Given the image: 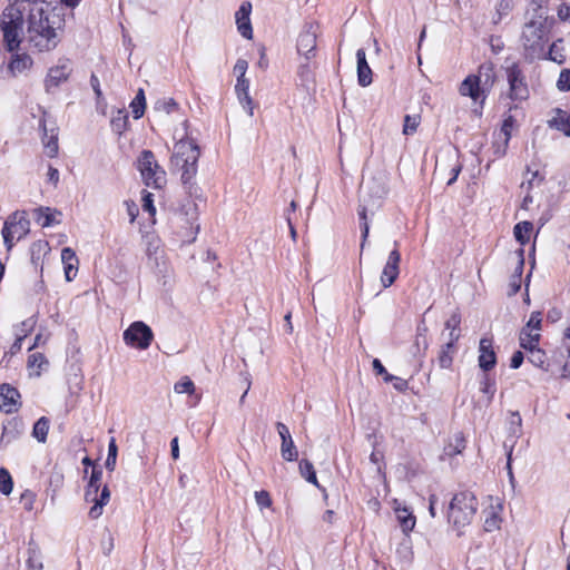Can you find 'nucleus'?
I'll return each instance as SVG.
<instances>
[{"label":"nucleus","mask_w":570,"mask_h":570,"mask_svg":"<svg viewBox=\"0 0 570 570\" xmlns=\"http://www.w3.org/2000/svg\"><path fill=\"white\" fill-rule=\"evenodd\" d=\"M393 387L399 391V392H404L407 390V381L406 380H403L401 377H397V376H394V380H393Z\"/></svg>","instance_id":"338daca9"},{"label":"nucleus","mask_w":570,"mask_h":570,"mask_svg":"<svg viewBox=\"0 0 570 570\" xmlns=\"http://www.w3.org/2000/svg\"><path fill=\"white\" fill-rule=\"evenodd\" d=\"M154 108L157 111H163V112L169 115V114L174 112L175 110H177L178 105L173 98H164V99L157 100L155 102Z\"/></svg>","instance_id":"c03bdc74"},{"label":"nucleus","mask_w":570,"mask_h":570,"mask_svg":"<svg viewBox=\"0 0 570 570\" xmlns=\"http://www.w3.org/2000/svg\"><path fill=\"white\" fill-rule=\"evenodd\" d=\"M547 35V19L542 16L535 17L524 24L521 41L528 56L534 58L544 53Z\"/></svg>","instance_id":"20e7f679"},{"label":"nucleus","mask_w":570,"mask_h":570,"mask_svg":"<svg viewBox=\"0 0 570 570\" xmlns=\"http://www.w3.org/2000/svg\"><path fill=\"white\" fill-rule=\"evenodd\" d=\"M131 112L135 119H139L144 116L146 108V98L144 89H138L136 97L130 104Z\"/></svg>","instance_id":"f704fd0d"},{"label":"nucleus","mask_w":570,"mask_h":570,"mask_svg":"<svg viewBox=\"0 0 570 570\" xmlns=\"http://www.w3.org/2000/svg\"><path fill=\"white\" fill-rule=\"evenodd\" d=\"M400 262L401 254L397 249V243L395 242V248L391 250L380 278L384 288L390 287L397 278L400 273Z\"/></svg>","instance_id":"f8f14e48"},{"label":"nucleus","mask_w":570,"mask_h":570,"mask_svg":"<svg viewBox=\"0 0 570 570\" xmlns=\"http://www.w3.org/2000/svg\"><path fill=\"white\" fill-rule=\"evenodd\" d=\"M557 88L560 91H569L570 90V69H563L560 72L559 79L557 81Z\"/></svg>","instance_id":"8fccbe9b"},{"label":"nucleus","mask_w":570,"mask_h":570,"mask_svg":"<svg viewBox=\"0 0 570 570\" xmlns=\"http://www.w3.org/2000/svg\"><path fill=\"white\" fill-rule=\"evenodd\" d=\"M299 472H301V475L307 482L318 487L316 473H315V470H314V466H313L312 462H309L308 460H302L299 462Z\"/></svg>","instance_id":"4c0bfd02"},{"label":"nucleus","mask_w":570,"mask_h":570,"mask_svg":"<svg viewBox=\"0 0 570 570\" xmlns=\"http://www.w3.org/2000/svg\"><path fill=\"white\" fill-rule=\"evenodd\" d=\"M174 390L178 394H193L195 392V384L188 376H185L174 385Z\"/></svg>","instance_id":"a18cd8bd"},{"label":"nucleus","mask_w":570,"mask_h":570,"mask_svg":"<svg viewBox=\"0 0 570 570\" xmlns=\"http://www.w3.org/2000/svg\"><path fill=\"white\" fill-rule=\"evenodd\" d=\"M521 424H522V419H521L519 412L511 413L510 431L513 435H519L521 433Z\"/></svg>","instance_id":"5fc2aeb1"},{"label":"nucleus","mask_w":570,"mask_h":570,"mask_svg":"<svg viewBox=\"0 0 570 570\" xmlns=\"http://www.w3.org/2000/svg\"><path fill=\"white\" fill-rule=\"evenodd\" d=\"M199 158L198 146L188 139H180L174 145L170 165L174 170L180 171V179L189 190L194 187L193 178L197 174Z\"/></svg>","instance_id":"f03ea898"},{"label":"nucleus","mask_w":570,"mask_h":570,"mask_svg":"<svg viewBox=\"0 0 570 570\" xmlns=\"http://www.w3.org/2000/svg\"><path fill=\"white\" fill-rule=\"evenodd\" d=\"M50 421L46 416H41L33 425L32 435L39 442L45 443L49 432Z\"/></svg>","instance_id":"72a5a7b5"},{"label":"nucleus","mask_w":570,"mask_h":570,"mask_svg":"<svg viewBox=\"0 0 570 570\" xmlns=\"http://www.w3.org/2000/svg\"><path fill=\"white\" fill-rule=\"evenodd\" d=\"M501 505L490 507L489 510H485V519H484V530L487 532H492L494 530L500 529L501 517H500Z\"/></svg>","instance_id":"cd10ccee"},{"label":"nucleus","mask_w":570,"mask_h":570,"mask_svg":"<svg viewBox=\"0 0 570 570\" xmlns=\"http://www.w3.org/2000/svg\"><path fill=\"white\" fill-rule=\"evenodd\" d=\"M480 390L488 395V401L491 402L495 393V382L489 374L484 373L480 381Z\"/></svg>","instance_id":"ea45409f"},{"label":"nucleus","mask_w":570,"mask_h":570,"mask_svg":"<svg viewBox=\"0 0 570 570\" xmlns=\"http://www.w3.org/2000/svg\"><path fill=\"white\" fill-rule=\"evenodd\" d=\"M27 568H28V570H42L43 569L41 552H40L39 548L36 546L30 544L28 548Z\"/></svg>","instance_id":"2f4dec72"},{"label":"nucleus","mask_w":570,"mask_h":570,"mask_svg":"<svg viewBox=\"0 0 570 570\" xmlns=\"http://www.w3.org/2000/svg\"><path fill=\"white\" fill-rule=\"evenodd\" d=\"M523 360H524L523 353L520 351H517L513 353V355L511 357L510 366L512 368H519L521 366Z\"/></svg>","instance_id":"0e129e2a"},{"label":"nucleus","mask_w":570,"mask_h":570,"mask_svg":"<svg viewBox=\"0 0 570 570\" xmlns=\"http://www.w3.org/2000/svg\"><path fill=\"white\" fill-rule=\"evenodd\" d=\"M396 518L404 532L413 530L415 525V517L409 511L407 508H401L399 504L394 508Z\"/></svg>","instance_id":"c85d7f7f"},{"label":"nucleus","mask_w":570,"mask_h":570,"mask_svg":"<svg viewBox=\"0 0 570 570\" xmlns=\"http://www.w3.org/2000/svg\"><path fill=\"white\" fill-rule=\"evenodd\" d=\"M43 144L46 153L49 157H56L58 154V138L56 135L48 136L46 128H43Z\"/></svg>","instance_id":"37998d69"},{"label":"nucleus","mask_w":570,"mask_h":570,"mask_svg":"<svg viewBox=\"0 0 570 570\" xmlns=\"http://www.w3.org/2000/svg\"><path fill=\"white\" fill-rule=\"evenodd\" d=\"M549 127L562 131L570 137V115L561 109L556 110V115L548 121Z\"/></svg>","instance_id":"a878e982"},{"label":"nucleus","mask_w":570,"mask_h":570,"mask_svg":"<svg viewBox=\"0 0 570 570\" xmlns=\"http://www.w3.org/2000/svg\"><path fill=\"white\" fill-rule=\"evenodd\" d=\"M58 16L46 14L42 8H32L28 16L27 40L38 51H49L57 47L59 37L57 29Z\"/></svg>","instance_id":"f257e3e1"},{"label":"nucleus","mask_w":570,"mask_h":570,"mask_svg":"<svg viewBox=\"0 0 570 570\" xmlns=\"http://www.w3.org/2000/svg\"><path fill=\"white\" fill-rule=\"evenodd\" d=\"M482 85L483 90L489 91L495 82L494 66L491 62H484L479 67L478 75H474Z\"/></svg>","instance_id":"393cba45"},{"label":"nucleus","mask_w":570,"mask_h":570,"mask_svg":"<svg viewBox=\"0 0 570 570\" xmlns=\"http://www.w3.org/2000/svg\"><path fill=\"white\" fill-rule=\"evenodd\" d=\"M497 364V355L493 350L492 340L483 337L479 344V366L484 372L490 371Z\"/></svg>","instance_id":"dca6fc26"},{"label":"nucleus","mask_w":570,"mask_h":570,"mask_svg":"<svg viewBox=\"0 0 570 570\" xmlns=\"http://www.w3.org/2000/svg\"><path fill=\"white\" fill-rule=\"evenodd\" d=\"M541 322H542L541 313L532 312L524 328H528V330L534 331L535 333H539V331L541 330Z\"/></svg>","instance_id":"09e8293b"},{"label":"nucleus","mask_w":570,"mask_h":570,"mask_svg":"<svg viewBox=\"0 0 570 570\" xmlns=\"http://www.w3.org/2000/svg\"><path fill=\"white\" fill-rule=\"evenodd\" d=\"M255 499H256V503L261 507V508H269L272 505V499H271V495L267 491H256L255 492Z\"/></svg>","instance_id":"864d4df0"},{"label":"nucleus","mask_w":570,"mask_h":570,"mask_svg":"<svg viewBox=\"0 0 570 570\" xmlns=\"http://www.w3.org/2000/svg\"><path fill=\"white\" fill-rule=\"evenodd\" d=\"M458 352L456 346H452L451 343H445L441 346L438 354V364L441 368H450L453 363V358Z\"/></svg>","instance_id":"bb28decb"},{"label":"nucleus","mask_w":570,"mask_h":570,"mask_svg":"<svg viewBox=\"0 0 570 570\" xmlns=\"http://www.w3.org/2000/svg\"><path fill=\"white\" fill-rule=\"evenodd\" d=\"M460 94L462 96L470 97L474 101L479 100L482 97L481 102L485 99L487 90H483L482 85L478 81L474 75L468 76L461 83Z\"/></svg>","instance_id":"6ab92c4d"},{"label":"nucleus","mask_w":570,"mask_h":570,"mask_svg":"<svg viewBox=\"0 0 570 570\" xmlns=\"http://www.w3.org/2000/svg\"><path fill=\"white\" fill-rule=\"evenodd\" d=\"M281 454L282 458L288 462L295 461L297 459L298 453L292 438L286 441H282Z\"/></svg>","instance_id":"58836bf2"},{"label":"nucleus","mask_w":570,"mask_h":570,"mask_svg":"<svg viewBox=\"0 0 570 570\" xmlns=\"http://www.w3.org/2000/svg\"><path fill=\"white\" fill-rule=\"evenodd\" d=\"M102 479V470L94 468L91 471V475L88 482L87 488L89 489H100V483Z\"/></svg>","instance_id":"603ef678"},{"label":"nucleus","mask_w":570,"mask_h":570,"mask_svg":"<svg viewBox=\"0 0 570 570\" xmlns=\"http://www.w3.org/2000/svg\"><path fill=\"white\" fill-rule=\"evenodd\" d=\"M142 209L148 212L150 215L156 213V208L154 206L153 194L145 191L142 195Z\"/></svg>","instance_id":"6e6d98bb"},{"label":"nucleus","mask_w":570,"mask_h":570,"mask_svg":"<svg viewBox=\"0 0 570 570\" xmlns=\"http://www.w3.org/2000/svg\"><path fill=\"white\" fill-rule=\"evenodd\" d=\"M146 254L149 263L157 267L159 272L165 269L166 262L164 259V250L160 248V242L153 239L148 243Z\"/></svg>","instance_id":"b1692460"},{"label":"nucleus","mask_w":570,"mask_h":570,"mask_svg":"<svg viewBox=\"0 0 570 570\" xmlns=\"http://www.w3.org/2000/svg\"><path fill=\"white\" fill-rule=\"evenodd\" d=\"M558 18L561 21L570 22V6L567 3H561L558 8Z\"/></svg>","instance_id":"680f3d73"},{"label":"nucleus","mask_w":570,"mask_h":570,"mask_svg":"<svg viewBox=\"0 0 570 570\" xmlns=\"http://www.w3.org/2000/svg\"><path fill=\"white\" fill-rule=\"evenodd\" d=\"M419 124H420V116L406 115L404 117L403 134L404 135H413L416 131Z\"/></svg>","instance_id":"de8ad7c7"},{"label":"nucleus","mask_w":570,"mask_h":570,"mask_svg":"<svg viewBox=\"0 0 570 570\" xmlns=\"http://www.w3.org/2000/svg\"><path fill=\"white\" fill-rule=\"evenodd\" d=\"M48 365V361L41 353L29 355L28 367L33 371L35 375L40 376L41 371Z\"/></svg>","instance_id":"c9c22d12"},{"label":"nucleus","mask_w":570,"mask_h":570,"mask_svg":"<svg viewBox=\"0 0 570 570\" xmlns=\"http://www.w3.org/2000/svg\"><path fill=\"white\" fill-rule=\"evenodd\" d=\"M252 3L244 1L235 13V20L238 32L247 40L253 38V27L250 22Z\"/></svg>","instance_id":"ddd939ff"},{"label":"nucleus","mask_w":570,"mask_h":570,"mask_svg":"<svg viewBox=\"0 0 570 570\" xmlns=\"http://www.w3.org/2000/svg\"><path fill=\"white\" fill-rule=\"evenodd\" d=\"M248 68V62L245 59H238L234 66V72L237 75V79H246L245 73Z\"/></svg>","instance_id":"4d7b16f0"},{"label":"nucleus","mask_w":570,"mask_h":570,"mask_svg":"<svg viewBox=\"0 0 570 570\" xmlns=\"http://www.w3.org/2000/svg\"><path fill=\"white\" fill-rule=\"evenodd\" d=\"M318 24L315 22H306L297 38V52L309 61L316 53Z\"/></svg>","instance_id":"1a4fd4ad"},{"label":"nucleus","mask_w":570,"mask_h":570,"mask_svg":"<svg viewBox=\"0 0 570 570\" xmlns=\"http://www.w3.org/2000/svg\"><path fill=\"white\" fill-rule=\"evenodd\" d=\"M0 29L3 33V46L9 52L18 51L22 38V24H7L0 23Z\"/></svg>","instance_id":"4468645a"},{"label":"nucleus","mask_w":570,"mask_h":570,"mask_svg":"<svg viewBox=\"0 0 570 570\" xmlns=\"http://www.w3.org/2000/svg\"><path fill=\"white\" fill-rule=\"evenodd\" d=\"M30 232V220L27 213L17 210L4 220L1 234L7 250H11L14 242L22 239Z\"/></svg>","instance_id":"423d86ee"},{"label":"nucleus","mask_w":570,"mask_h":570,"mask_svg":"<svg viewBox=\"0 0 570 570\" xmlns=\"http://www.w3.org/2000/svg\"><path fill=\"white\" fill-rule=\"evenodd\" d=\"M385 195V190L382 186H377L375 190V199H372L371 187L368 184L362 186L361 188V198L358 204V217L361 219V229H362V238L364 242H367L370 225L367 222V212L373 210L375 207L380 206V200Z\"/></svg>","instance_id":"0eeeda50"},{"label":"nucleus","mask_w":570,"mask_h":570,"mask_svg":"<svg viewBox=\"0 0 570 570\" xmlns=\"http://www.w3.org/2000/svg\"><path fill=\"white\" fill-rule=\"evenodd\" d=\"M514 125H515V119L513 118V116L509 115L504 118L502 127H501V131L504 135L505 144H508V141L511 137V132H512Z\"/></svg>","instance_id":"3c124183"},{"label":"nucleus","mask_w":570,"mask_h":570,"mask_svg":"<svg viewBox=\"0 0 570 570\" xmlns=\"http://www.w3.org/2000/svg\"><path fill=\"white\" fill-rule=\"evenodd\" d=\"M529 356L528 360L538 367H542L546 363V353L539 348L538 346L532 350H528Z\"/></svg>","instance_id":"49530a36"},{"label":"nucleus","mask_w":570,"mask_h":570,"mask_svg":"<svg viewBox=\"0 0 570 570\" xmlns=\"http://www.w3.org/2000/svg\"><path fill=\"white\" fill-rule=\"evenodd\" d=\"M27 325H28V323H27V322H22V323H21V326H22V327H27ZM28 331H29L28 328H22V330H21V333L16 332V341H14V342H13V344L10 346L9 352H7V353L4 354V357H6L8 354H10V355H14V354H17L18 352H20V351H21L22 342H23V340L26 338Z\"/></svg>","instance_id":"79ce46f5"},{"label":"nucleus","mask_w":570,"mask_h":570,"mask_svg":"<svg viewBox=\"0 0 570 570\" xmlns=\"http://www.w3.org/2000/svg\"><path fill=\"white\" fill-rule=\"evenodd\" d=\"M55 214L50 207H39L35 210L36 220L42 227H49L52 224L57 223L55 219Z\"/></svg>","instance_id":"7c9ffc66"},{"label":"nucleus","mask_w":570,"mask_h":570,"mask_svg":"<svg viewBox=\"0 0 570 570\" xmlns=\"http://www.w3.org/2000/svg\"><path fill=\"white\" fill-rule=\"evenodd\" d=\"M24 11L26 6L23 2H16L14 0H9V4L2 12L0 23L23 24Z\"/></svg>","instance_id":"a211bd4d"},{"label":"nucleus","mask_w":570,"mask_h":570,"mask_svg":"<svg viewBox=\"0 0 570 570\" xmlns=\"http://www.w3.org/2000/svg\"><path fill=\"white\" fill-rule=\"evenodd\" d=\"M124 341L127 345L146 350L150 346L154 340L151 328L141 321H136L122 334Z\"/></svg>","instance_id":"6e6552de"},{"label":"nucleus","mask_w":570,"mask_h":570,"mask_svg":"<svg viewBox=\"0 0 570 570\" xmlns=\"http://www.w3.org/2000/svg\"><path fill=\"white\" fill-rule=\"evenodd\" d=\"M124 205L126 206L127 214L129 216L130 223H134L136 217L139 214V209L137 204L134 200H125Z\"/></svg>","instance_id":"13d9d810"},{"label":"nucleus","mask_w":570,"mask_h":570,"mask_svg":"<svg viewBox=\"0 0 570 570\" xmlns=\"http://www.w3.org/2000/svg\"><path fill=\"white\" fill-rule=\"evenodd\" d=\"M127 114H125L124 111L119 110L118 111V116L117 117H114L112 118V125L114 127L119 131L121 132V130L125 128L126 126V122H127Z\"/></svg>","instance_id":"bf43d9fd"},{"label":"nucleus","mask_w":570,"mask_h":570,"mask_svg":"<svg viewBox=\"0 0 570 570\" xmlns=\"http://www.w3.org/2000/svg\"><path fill=\"white\" fill-rule=\"evenodd\" d=\"M137 169L146 186L161 189L166 185V171L156 160L151 150H142L137 158Z\"/></svg>","instance_id":"39448f33"},{"label":"nucleus","mask_w":570,"mask_h":570,"mask_svg":"<svg viewBox=\"0 0 570 570\" xmlns=\"http://www.w3.org/2000/svg\"><path fill=\"white\" fill-rule=\"evenodd\" d=\"M71 72L69 61H61L58 66L49 69L45 80L46 90L50 91L52 88H57L60 83L65 82Z\"/></svg>","instance_id":"2eb2a0df"},{"label":"nucleus","mask_w":570,"mask_h":570,"mask_svg":"<svg viewBox=\"0 0 570 570\" xmlns=\"http://www.w3.org/2000/svg\"><path fill=\"white\" fill-rule=\"evenodd\" d=\"M540 337V333L523 327L519 335L520 346L525 351L532 350L539 345Z\"/></svg>","instance_id":"c756f323"},{"label":"nucleus","mask_w":570,"mask_h":570,"mask_svg":"<svg viewBox=\"0 0 570 570\" xmlns=\"http://www.w3.org/2000/svg\"><path fill=\"white\" fill-rule=\"evenodd\" d=\"M33 66V60L28 53L12 52L11 59L8 63V71L11 76L17 77L27 70H30Z\"/></svg>","instance_id":"aec40b11"},{"label":"nucleus","mask_w":570,"mask_h":570,"mask_svg":"<svg viewBox=\"0 0 570 570\" xmlns=\"http://www.w3.org/2000/svg\"><path fill=\"white\" fill-rule=\"evenodd\" d=\"M20 394L17 389L2 384L0 386V410L6 413H13L19 407Z\"/></svg>","instance_id":"f3484780"},{"label":"nucleus","mask_w":570,"mask_h":570,"mask_svg":"<svg viewBox=\"0 0 570 570\" xmlns=\"http://www.w3.org/2000/svg\"><path fill=\"white\" fill-rule=\"evenodd\" d=\"M356 60L358 85L362 87H367L372 83V70L366 61V55L364 49H357Z\"/></svg>","instance_id":"4be33fe9"},{"label":"nucleus","mask_w":570,"mask_h":570,"mask_svg":"<svg viewBox=\"0 0 570 570\" xmlns=\"http://www.w3.org/2000/svg\"><path fill=\"white\" fill-rule=\"evenodd\" d=\"M532 228L533 226L530 222L518 223L513 228L515 239L521 245L527 244L530 240V234L532 232Z\"/></svg>","instance_id":"473e14b6"},{"label":"nucleus","mask_w":570,"mask_h":570,"mask_svg":"<svg viewBox=\"0 0 570 570\" xmlns=\"http://www.w3.org/2000/svg\"><path fill=\"white\" fill-rule=\"evenodd\" d=\"M276 429H277V432H278L282 441H286L292 438L288 428L284 423L278 422L276 424Z\"/></svg>","instance_id":"69168bd1"},{"label":"nucleus","mask_w":570,"mask_h":570,"mask_svg":"<svg viewBox=\"0 0 570 570\" xmlns=\"http://www.w3.org/2000/svg\"><path fill=\"white\" fill-rule=\"evenodd\" d=\"M48 181L51 183L53 186H57L59 181V171L57 168L49 166L48 168Z\"/></svg>","instance_id":"774afa93"},{"label":"nucleus","mask_w":570,"mask_h":570,"mask_svg":"<svg viewBox=\"0 0 570 570\" xmlns=\"http://www.w3.org/2000/svg\"><path fill=\"white\" fill-rule=\"evenodd\" d=\"M478 511V500L470 491H461L453 495L448 510V520L459 534L468 527Z\"/></svg>","instance_id":"7ed1b4c3"},{"label":"nucleus","mask_w":570,"mask_h":570,"mask_svg":"<svg viewBox=\"0 0 570 570\" xmlns=\"http://www.w3.org/2000/svg\"><path fill=\"white\" fill-rule=\"evenodd\" d=\"M454 440H455L454 450L450 451V454L461 453L462 450L465 448V441L461 433L455 434Z\"/></svg>","instance_id":"e2e57ef3"},{"label":"nucleus","mask_w":570,"mask_h":570,"mask_svg":"<svg viewBox=\"0 0 570 570\" xmlns=\"http://www.w3.org/2000/svg\"><path fill=\"white\" fill-rule=\"evenodd\" d=\"M61 261L63 264L66 281L71 282L77 275L79 263L75 250L70 247L62 248Z\"/></svg>","instance_id":"412c9836"},{"label":"nucleus","mask_w":570,"mask_h":570,"mask_svg":"<svg viewBox=\"0 0 570 570\" xmlns=\"http://www.w3.org/2000/svg\"><path fill=\"white\" fill-rule=\"evenodd\" d=\"M235 91L237 98L242 106L247 110L248 115L252 117L254 115L253 100L249 96V80L246 79H237Z\"/></svg>","instance_id":"5701e85b"},{"label":"nucleus","mask_w":570,"mask_h":570,"mask_svg":"<svg viewBox=\"0 0 570 570\" xmlns=\"http://www.w3.org/2000/svg\"><path fill=\"white\" fill-rule=\"evenodd\" d=\"M513 8L512 0H498L495 4V13L492 18L494 24L499 23L504 17H507Z\"/></svg>","instance_id":"e433bc0d"},{"label":"nucleus","mask_w":570,"mask_h":570,"mask_svg":"<svg viewBox=\"0 0 570 570\" xmlns=\"http://www.w3.org/2000/svg\"><path fill=\"white\" fill-rule=\"evenodd\" d=\"M13 489V481L6 468L0 469V492L3 495H9Z\"/></svg>","instance_id":"a19ab883"},{"label":"nucleus","mask_w":570,"mask_h":570,"mask_svg":"<svg viewBox=\"0 0 570 570\" xmlns=\"http://www.w3.org/2000/svg\"><path fill=\"white\" fill-rule=\"evenodd\" d=\"M461 324V316L459 313H453L445 322L446 330H458Z\"/></svg>","instance_id":"052dcab7"},{"label":"nucleus","mask_w":570,"mask_h":570,"mask_svg":"<svg viewBox=\"0 0 570 570\" xmlns=\"http://www.w3.org/2000/svg\"><path fill=\"white\" fill-rule=\"evenodd\" d=\"M85 499L87 502L94 503L89 510V517L91 519H98L102 514L104 507L109 502L110 491L107 485L102 489H86Z\"/></svg>","instance_id":"9b49d317"},{"label":"nucleus","mask_w":570,"mask_h":570,"mask_svg":"<svg viewBox=\"0 0 570 570\" xmlns=\"http://www.w3.org/2000/svg\"><path fill=\"white\" fill-rule=\"evenodd\" d=\"M507 80L509 83V97L512 100H525L529 97V88L525 77L518 63L507 68Z\"/></svg>","instance_id":"9d476101"}]
</instances>
